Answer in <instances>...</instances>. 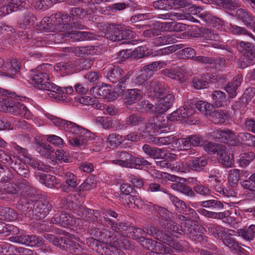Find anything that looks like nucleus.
Wrapping results in <instances>:
<instances>
[{
    "label": "nucleus",
    "mask_w": 255,
    "mask_h": 255,
    "mask_svg": "<svg viewBox=\"0 0 255 255\" xmlns=\"http://www.w3.org/2000/svg\"><path fill=\"white\" fill-rule=\"evenodd\" d=\"M178 219L181 225H177L171 221L165 224L166 229L164 232H161L158 229L153 226L146 229L147 235L152 236L157 240L167 244L174 249L181 251L183 247L178 243L176 238H178L180 235L184 234L189 235V238L193 240L199 241L202 236L199 234L201 226L198 223L191 219H187L184 216L179 215Z\"/></svg>",
    "instance_id": "nucleus-1"
},
{
    "label": "nucleus",
    "mask_w": 255,
    "mask_h": 255,
    "mask_svg": "<svg viewBox=\"0 0 255 255\" xmlns=\"http://www.w3.org/2000/svg\"><path fill=\"white\" fill-rule=\"evenodd\" d=\"M51 21L54 22V31L59 32L56 34H49L55 38V42L62 43L72 39V41H83L97 39V36L88 31H77L75 29H83L82 24L73 22L71 18L66 13H57L51 15Z\"/></svg>",
    "instance_id": "nucleus-2"
},
{
    "label": "nucleus",
    "mask_w": 255,
    "mask_h": 255,
    "mask_svg": "<svg viewBox=\"0 0 255 255\" xmlns=\"http://www.w3.org/2000/svg\"><path fill=\"white\" fill-rule=\"evenodd\" d=\"M114 231L107 229L100 230L97 229L95 230L94 236L96 239L90 238L89 242H92L93 245H95L98 248V242L100 244L101 248L106 247L109 249L114 255H124V253L122 249H127L129 246L128 241L124 236H121L120 239H117L114 236Z\"/></svg>",
    "instance_id": "nucleus-3"
},
{
    "label": "nucleus",
    "mask_w": 255,
    "mask_h": 255,
    "mask_svg": "<svg viewBox=\"0 0 255 255\" xmlns=\"http://www.w3.org/2000/svg\"><path fill=\"white\" fill-rule=\"evenodd\" d=\"M52 70V65L47 63L37 66L33 71L31 83L38 89L50 92L48 94L50 98H58L59 94L63 92V90L59 89L54 83L48 81Z\"/></svg>",
    "instance_id": "nucleus-4"
},
{
    "label": "nucleus",
    "mask_w": 255,
    "mask_h": 255,
    "mask_svg": "<svg viewBox=\"0 0 255 255\" xmlns=\"http://www.w3.org/2000/svg\"><path fill=\"white\" fill-rule=\"evenodd\" d=\"M68 124L66 130L75 136L69 138L68 142L70 145L85 149L87 146L88 142L94 139V133L88 129L70 122Z\"/></svg>",
    "instance_id": "nucleus-5"
},
{
    "label": "nucleus",
    "mask_w": 255,
    "mask_h": 255,
    "mask_svg": "<svg viewBox=\"0 0 255 255\" xmlns=\"http://www.w3.org/2000/svg\"><path fill=\"white\" fill-rule=\"evenodd\" d=\"M106 27L107 32L102 31L100 33L101 36H104L107 39L114 42H120L121 44H128L130 40L133 38L135 33L129 27L119 25H112L109 28Z\"/></svg>",
    "instance_id": "nucleus-6"
},
{
    "label": "nucleus",
    "mask_w": 255,
    "mask_h": 255,
    "mask_svg": "<svg viewBox=\"0 0 255 255\" xmlns=\"http://www.w3.org/2000/svg\"><path fill=\"white\" fill-rule=\"evenodd\" d=\"M52 205L47 201H31L21 205V210L27 217L32 219L44 218L52 210Z\"/></svg>",
    "instance_id": "nucleus-7"
},
{
    "label": "nucleus",
    "mask_w": 255,
    "mask_h": 255,
    "mask_svg": "<svg viewBox=\"0 0 255 255\" xmlns=\"http://www.w3.org/2000/svg\"><path fill=\"white\" fill-rule=\"evenodd\" d=\"M175 51V49H160L158 50L152 51V49H125L120 52L119 55L121 58L127 59L129 58H141L145 56H155Z\"/></svg>",
    "instance_id": "nucleus-8"
},
{
    "label": "nucleus",
    "mask_w": 255,
    "mask_h": 255,
    "mask_svg": "<svg viewBox=\"0 0 255 255\" xmlns=\"http://www.w3.org/2000/svg\"><path fill=\"white\" fill-rule=\"evenodd\" d=\"M0 75L15 79L18 76L21 68L20 63L15 59H9L5 62L0 57Z\"/></svg>",
    "instance_id": "nucleus-9"
},
{
    "label": "nucleus",
    "mask_w": 255,
    "mask_h": 255,
    "mask_svg": "<svg viewBox=\"0 0 255 255\" xmlns=\"http://www.w3.org/2000/svg\"><path fill=\"white\" fill-rule=\"evenodd\" d=\"M51 221L53 224H58L63 227L69 225L84 227L81 219L75 218L65 212L56 214L51 219Z\"/></svg>",
    "instance_id": "nucleus-10"
},
{
    "label": "nucleus",
    "mask_w": 255,
    "mask_h": 255,
    "mask_svg": "<svg viewBox=\"0 0 255 255\" xmlns=\"http://www.w3.org/2000/svg\"><path fill=\"white\" fill-rule=\"evenodd\" d=\"M194 113L193 107L189 105H185L170 114L168 119L170 121H182L192 116Z\"/></svg>",
    "instance_id": "nucleus-11"
},
{
    "label": "nucleus",
    "mask_w": 255,
    "mask_h": 255,
    "mask_svg": "<svg viewBox=\"0 0 255 255\" xmlns=\"http://www.w3.org/2000/svg\"><path fill=\"white\" fill-rule=\"evenodd\" d=\"M92 95L97 98L107 99L108 100H114L117 98V93L112 92L107 85H97L93 87L90 90Z\"/></svg>",
    "instance_id": "nucleus-12"
},
{
    "label": "nucleus",
    "mask_w": 255,
    "mask_h": 255,
    "mask_svg": "<svg viewBox=\"0 0 255 255\" xmlns=\"http://www.w3.org/2000/svg\"><path fill=\"white\" fill-rule=\"evenodd\" d=\"M8 113L15 116L19 115L27 120L33 118L32 113L23 104L13 100Z\"/></svg>",
    "instance_id": "nucleus-13"
},
{
    "label": "nucleus",
    "mask_w": 255,
    "mask_h": 255,
    "mask_svg": "<svg viewBox=\"0 0 255 255\" xmlns=\"http://www.w3.org/2000/svg\"><path fill=\"white\" fill-rule=\"evenodd\" d=\"M243 55L239 60L240 68H244L255 63V49H242Z\"/></svg>",
    "instance_id": "nucleus-14"
},
{
    "label": "nucleus",
    "mask_w": 255,
    "mask_h": 255,
    "mask_svg": "<svg viewBox=\"0 0 255 255\" xmlns=\"http://www.w3.org/2000/svg\"><path fill=\"white\" fill-rule=\"evenodd\" d=\"M178 56L180 58H194V59L199 62L205 63H212L213 59L205 56H195L196 51L194 49H182L178 52Z\"/></svg>",
    "instance_id": "nucleus-15"
},
{
    "label": "nucleus",
    "mask_w": 255,
    "mask_h": 255,
    "mask_svg": "<svg viewBox=\"0 0 255 255\" xmlns=\"http://www.w3.org/2000/svg\"><path fill=\"white\" fill-rule=\"evenodd\" d=\"M123 94L126 104L129 106L140 101L144 96L143 92L136 88L127 90Z\"/></svg>",
    "instance_id": "nucleus-16"
},
{
    "label": "nucleus",
    "mask_w": 255,
    "mask_h": 255,
    "mask_svg": "<svg viewBox=\"0 0 255 255\" xmlns=\"http://www.w3.org/2000/svg\"><path fill=\"white\" fill-rule=\"evenodd\" d=\"M174 100V96L170 94L161 98L155 104L156 113L162 114L167 111L172 106Z\"/></svg>",
    "instance_id": "nucleus-17"
},
{
    "label": "nucleus",
    "mask_w": 255,
    "mask_h": 255,
    "mask_svg": "<svg viewBox=\"0 0 255 255\" xmlns=\"http://www.w3.org/2000/svg\"><path fill=\"white\" fill-rule=\"evenodd\" d=\"M231 14L234 15V13ZM235 16L241 20L246 26L250 27L255 32V17L252 14L242 8H239L236 11Z\"/></svg>",
    "instance_id": "nucleus-18"
},
{
    "label": "nucleus",
    "mask_w": 255,
    "mask_h": 255,
    "mask_svg": "<svg viewBox=\"0 0 255 255\" xmlns=\"http://www.w3.org/2000/svg\"><path fill=\"white\" fill-rule=\"evenodd\" d=\"M11 146L12 148L17 150L19 153H22L27 158L26 162L29 165L34 168H37L38 170H44L42 163L35 158L29 157L27 150L26 149L20 147L15 143H12Z\"/></svg>",
    "instance_id": "nucleus-19"
},
{
    "label": "nucleus",
    "mask_w": 255,
    "mask_h": 255,
    "mask_svg": "<svg viewBox=\"0 0 255 255\" xmlns=\"http://www.w3.org/2000/svg\"><path fill=\"white\" fill-rule=\"evenodd\" d=\"M206 228L209 234L217 239H222L227 234V229L217 224H208L206 225Z\"/></svg>",
    "instance_id": "nucleus-20"
},
{
    "label": "nucleus",
    "mask_w": 255,
    "mask_h": 255,
    "mask_svg": "<svg viewBox=\"0 0 255 255\" xmlns=\"http://www.w3.org/2000/svg\"><path fill=\"white\" fill-rule=\"evenodd\" d=\"M146 89L148 96L153 98L160 97L162 93L161 84L156 81L147 82Z\"/></svg>",
    "instance_id": "nucleus-21"
},
{
    "label": "nucleus",
    "mask_w": 255,
    "mask_h": 255,
    "mask_svg": "<svg viewBox=\"0 0 255 255\" xmlns=\"http://www.w3.org/2000/svg\"><path fill=\"white\" fill-rule=\"evenodd\" d=\"M197 211L199 213L203 216L212 219L220 220L226 219L228 221V218H231L230 217L231 213L229 210L222 212H215L208 211L204 208H200Z\"/></svg>",
    "instance_id": "nucleus-22"
},
{
    "label": "nucleus",
    "mask_w": 255,
    "mask_h": 255,
    "mask_svg": "<svg viewBox=\"0 0 255 255\" xmlns=\"http://www.w3.org/2000/svg\"><path fill=\"white\" fill-rule=\"evenodd\" d=\"M118 159L112 161L113 163L118 164L121 166L129 167L131 164L133 156L126 151L119 152L117 155Z\"/></svg>",
    "instance_id": "nucleus-23"
},
{
    "label": "nucleus",
    "mask_w": 255,
    "mask_h": 255,
    "mask_svg": "<svg viewBox=\"0 0 255 255\" xmlns=\"http://www.w3.org/2000/svg\"><path fill=\"white\" fill-rule=\"evenodd\" d=\"M211 96L213 100L212 106L214 105L217 108H220L227 105L228 100L224 92L214 91L212 92Z\"/></svg>",
    "instance_id": "nucleus-24"
},
{
    "label": "nucleus",
    "mask_w": 255,
    "mask_h": 255,
    "mask_svg": "<svg viewBox=\"0 0 255 255\" xmlns=\"http://www.w3.org/2000/svg\"><path fill=\"white\" fill-rule=\"evenodd\" d=\"M222 148L223 151L218 152L217 158L219 161L224 166L230 167L234 163L233 155L227 151L225 145H224Z\"/></svg>",
    "instance_id": "nucleus-25"
},
{
    "label": "nucleus",
    "mask_w": 255,
    "mask_h": 255,
    "mask_svg": "<svg viewBox=\"0 0 255 255\" xmlns=\"http://www.w3.org/2000/svg\"><path fill=\"white\" fill-rule=\"evenodd\" d=\"M207 164V159L203 156L194 157L189 160L190 170L196 171H201Z\"/></svg>",
    "instance_id": "nucleus-26"
},
{
    "label": "nucleus",
    "mask_w": 255,
    "mask_h": 255,
    "mask_svg": "<svg viewBox=\"0 0 255 255\" xmlns=\"http://www.w3.org/2000/svg\"><path fill=\"white\" fill-rule=\"evenodd\" d=\"M94 3H90L89 5V9L87 10H85L79 7L72 8L70 11V14L73 17L77 18H83L87 17L94 12L93 6H94ZM94 8L97 9L96 6H94Z\"/></svg>",
    "instance_id": "nucleus-27"
},
{
    "label": "nucleus",
    "mask_w": 255,
    "mask_h": 255,
    "mask_svg": "<svg viewBox=\"0 0 255 255\" xmlns=\"http://www.w3.org/2000/svg\"><path fill=\"white\" fill-rule=\"evenodd\" d=\"M15 239V242L22 244L34 246V244H32L33 242L35 243V244L38 245H41L42 244V240L35 236L20 235L16 237Z\"/></svg>",
    "instance_id": "nucleus-28"
},
{
    "label": "nucleus",
    "mask_w": 255,
    "mask_h": 255,
    "mask_svg": "<svg viewBox=\"0 0 255 255\" xmlns=\"http://www.w3.org/2000/svg\"><path fill=\"white\" fill-rule=\"evenodd\" d=\"M231 235L232 234L230 233L229 235L224 236L225 238L223 239V243L232 251H235L239 253H243L244 250V249L240 246L238 242L231 236Z\"/></svg>",
    "instance_id": "nucleus-29"
},
{
    "label": "nucleus",
    "mask_w": 255,
    "mask_h": 255,
    "mask_svg": "<svg viewBox=\"0 0 255 255\" xmlns=\"http://www.w3.org/2000/svg\"><path fill=\"white\" fill-rule=\"evenodd\" d=\"M146 242L150 243L151 242V249H149L154 253L157 254H161V255H173L172 253V250L168 248H164L163 245L159 243L154 242L152 241L146 240Z\"/></svg>",
    "instance_id": "nucleus-30"
},
{
    "label": "nucleus",
    "mask_w": 255,
    "mask_h": 255,
    "mask_svg": "<svg viewBox=\"0 0 255 255\" xmlns=\"http://www.w3.org/2000/svg\"><path fill=\"white\" fill-rule=\"evenodd\" d=\"M142 149L146 154L154 159L163 158L165 154L162 149L152 147L148 144H144Z\"/></svg>",
    "instance_id": "nucleus-31"
},
{
    "label": "nucleus",
    "mask_w": 255,
    "mask_h": 255,
    "mask_svg": "<svg viewBox=\"0 0 255 255\" xmlns=\"http://www.w3.org/2000/svg\"><path fill=\"white\" fill-rule=\"evenodd\" d=\"M39 181L48 188H55L59 184V180L53 175L44 174L39 176Z\"/></svg>",
    "instance_id": "nucleus-32"
},
{
    "label": "nucleus",
    "mask_w": 255,
    "mask_h": 255,
    "mask_svg": "<svg viewBox=\"0 0 255 255\" xmlns=\"http://www.w3.org/2000/svg\"><path fill=\"white\" fill-rule=\"evenodd\" d=\"M126 202L123 201V203L127 205H133L137 208H144L146 205L143 200L139 196L129 195L128 197L125 196Z\"/></svg>",
    "instance_id": "nucleus-33"
},
{
    "label": "nucleus",
    "mask_w": 255,
    "mask_h": 255,
    "mask_svg": "<svg viewBox=\"0 0 255 255\" xmlns=\"http://www.w3.org/2000/svg\"><path fill=\"white\" fill-rule=\"evenodd\" d=\"M237 234L247 241H253L255 237V225H251L246 229L238 230Z\"/></svg>",
    "instance_id": "nucleus-34"
},
{
    "label": "nucleus",
    "mask_w": 255,
    "mask_h": 255,
    "mask_svg": "<svg viewBox=\"0 0 255 255\" xmlns=\"http://www.w3.org/2000/svg\"><path fill=\"white\" fill-rule=\"evenodd\" d=\"M10 97L2 98L0 97V111L4 112H9V109L10 108L12 104L13 97L16 98L17 100H20V96H16L14 92L9 93Z\"/></svg>",
    "instance_id": "nucleus-35"
},
{
    "label": "nucleus",
    "mask_w": 255,
    "mask_h": 255,
    "mask_svg": "<svg viewBox=\"0 0 255 255\" xmlns=\"http://www.w3.org/2000/svg\"><path fill=\"white\" fill-rule=\"evenodd\" d=\"M37 151L42 156L47 158L52 159L54 157V149L49 145L44 142L39 143L37 147Z\"/></svg>",
    "instance_id": "nucleus-36"
},
{
    "label": "nucleus",
    "mask_w": 255,
    "mask_h": 255,
    "mask_svg": "<svg viewBox=\"0 0 255 255\" xmlns=\"http://www.w3.org/2000/svg\"><path fill=\"white\" fill-rule=\"evenodd\" d=\"M51 15L49 17H45L37 25V29L40 31H54V22L51 21Z\"/></svg>",
    "instance_id": "nucleus-37"
},
{
    "label": "nucleus",
    "mask_w": 255,
    "mask_h": 255,
    "mask_svg": "<svg viewBox=\"0 0 255 255\" xmlns=\"http://www.w3.org/2000/svg\"><path fill=\"white\" fill-rule=\"evenodd\" d=\"M211 2L231 10H235L240 6L238 1L236 0H210Z\"/></svg>",
    "instance_id": "nucleus-38"
},
{
    "label": "nucleus",
    "mask_w": 255,
    "mask_h": 255,
    "mask_svg": "<svg viewBox=\"0 0 255 255\" xmlns=\"http://www.w3.org/2000/svg\"><path fill=\"white\" fill-rule=\"evenodd\" d=\"M203 36L207 38L208 40H210V41L206 42V44H202L200 45V46L207 47H213V48H217L218 47L217 43H214L213 42H211V41L213 40L217 41L219 39L218 35L216 34H214V32L212 31L211 30L209 29H206L204 32L203 33Z\"/></svg>",
    "instance_id": "nucleus-39"
},
{
    "label": "nucleus",
    "mask_w": 255,
    "mask_h": 255,
    "mask_svg": "<svg viewBox=\"0 0 255 255\" xmlns=\"http://www.w3.org/2000/svg\"><path fill=\"white\" fill-rule=\"evenodd\" d=\"M239 141L245 144L255 147V136L248 132H241L237 135Z\"/></svg>",
    "instance_id": "nucleus-40"
},
{
    "label": "nucleus",
    "mask_w": 255,
    "mask_h": 255,
    "mask_svg": "<svg viewBox=\"0 0 255 255\" xmlns=\"http://www.w3.org/2000/svg\"><path fill=\"white\" fill-rule=\"evenodd\" d=\"M205 21L211 23L213 26L220 28L224 24V21L220 18L212 15L210 13H203L201 14Z\"/></svg>",
    "instance_id": "nucleus-41"
},
{
    "label": "nucleus",
    "mask_w": 255,
    "mask_h": 255,
    "mask_svg": "<svg viewBox=\"0 0 255 255\" xmlns=\"http://www.w3.org/2000/svg\"><path fill=\"white\" fill-rule=\"evenodd\" d=\"M211 121L214 124L224 123L227 119L225 113L221 110H215L209 114Z\"/></svg>",
    "instance_id": "nucleus-42"
},
{
    "label": "nucleus",
    "mask_w": 255,
    "mask_h": 255,
    "mask_svg": "<svg viewBox=\"0 0 255 255\" xmlns=\"http://www.w3.org/2000/svg\"><path fill=\"white\" fill-rule=\"evenodd\" d=\"M124 141L123 136L117 133H110L107 138V142L110 146L117 147Z\"/></svg>",
    "instance_id": "nucleus-43"
},
{
    "label": "nucleus",
    "mask_w": 255,
    "mask_h": 255,
    "mask_svg": "<svg viewBox=\"0 0 255 255\" xmlns=\"http://www.w3.org/2000/svg\"><path fill=\"white\" fill-rule=\"evenodd\" d=\"M97 186V181L95 177H91L87 178L77 188L79 191H88L94 189Z\"/></svg>",
    "instance_id": "nucleus-44"
},
{
    "label": "nucleus",
    "mask_w": 255,
    "mask_h": 255,
    "mask_svg": "<svg viewBox=\"0 0 255 255\" xmlns=\"http://www.w3.org/2000/svg\"><path fill=\"white\" fill-rule=\"evenodd\" d=\"M63 174L65 183L72 189L76 188L79 184L77 177L70 171L64 172Z\"/></svg>",
    "instance_id": "nucleus-45"
},
{
    "label": "nucleus",
    "mask_w": 255,
    "mask_h": 255,
    "mask_svg": "<svg viewBox=\"0 0 255 255\" xmlns=\"http://www.w3.org/2000/svg\"><path fill=\"white\" fill-rule=\"evenodd\" d=\"M164 65L163 62L157 61L153 62L150 64L144 66L143 67L142 71L144 72L145 73L148 74L149 77H150L152 75L153 72L160 69L163 67Z\"/></svg>",
    "instance_id": "nucleus-46"
},
{
    "label": "nucleus",
    "mask_w": 255,
    "mask_h": 255,
    "mask_svg": "<svg viewBox=\"0 0 255 255\" xmlns=\"http://www.w3.org/2000/svg\"><path fill=\"white\" fill-rule=\"evenodd\" d=\"M123 72V70L121 68H117L113 69L111 68L107 72L106 76L111 82L116 83L119 81Z\"/></svg>",
    "instance_id": "nucleus-47"
},
{
    "label": "nucleus",
    "mask_w": 255,
    "mask_h": 255,
    "mask_svg": "<svg viewBox=\"0 0 255 255\" xmlns=\"http://www.w3.org/2000/svg\"><path fill=\"white\" fill-rule=\"evenodd\" d=\"M78 210V211H76V213L79 216H82L85 213L87 221L90 222H94L95 221L96 214L97 213V211H95L91 209H85L82 206L79 207Z\"/></svg>",
    "instance_id": "nucleus-48"
},
{
    "label": "nucleus",
    "mask_w": 255,
    "mask_h": 255,
    "mask_svg": "<svg viewBox=\"0 0 255 255\" xmlns=\"http://www.w3.org/2000/svg\"><path fill=\"white\" fill-rule=\"evenodd\" d=\"M175 0H158L153 2L155 8L169 9L174 8Z\"/></svg>",
    "instance_id": "nucleus-49"
},
{
    "label": "nucleus",
    "mask_w": 255,
    "mask_h": 255,
    "mask_svg": "<svg viewBox=\"0 0 255 255\" xmlns=\"http://www.w3.org/2000/svg\"><path fill=\"white\" fill-rule=\"evenodd\" d=\"M72 52L77 56L87 57L98 55L97 49H72Z\"/></svg>",
    "instance_id": "nucleus-50"
},
{
    "label": "nucleus",
    "mask_w": 255,
    "mask_h": 255,
    "mask_svg": "<svg viewBox=\"0 0 255 255\" xmlns=\"http://www.w3.org/2000/svg\"><path fill=\"white\" fill-rule=\"evenodd\" d=\"M26 166L24 163H20L19 160L15 159L12 168L18 174L27 177L29 175V170L25 168Z\"/></svg>",
    "instance_id": "nucleus-51"
},
{
    "label": "nucleus",
    "mask_w": 255,
    "mask_h": 255,
    "mask_svg": "<svg viewBox=\"0 0 255 255\" xmlns=\"http://www.w3.org/2000/svg\"><path fill=\"white\" fill-rule=\"evenodd\" d=\"M172 170L183 173L188 172L190 170L189 160L186 162L179 161L175 162L172 165Z\"/></svg>",
    "instance_id": "nucleus-52"
},
{
    "label": "nucleus",
    "mask_w": 255,
    "mask_h": 255,
    "mask_svg": "<svg viewBox=\"0 0 255 255\" xmlns=\"http://www.w3.org/2000/svg\"><path fill=\"white\" fill-rule=\"evenodd\" d=\"M255 157V154L253 152L242 153L240 155L238 162L241 166L246 167L254 159Z\"/></svg>",
    "instance_id": "nucleus-53"
},
{
    "label": "nucleus",
    "mask_w": 255,
    "mask_h": 255,
    "mask_svg": "<svg viewBox=\"0 0 255 255\" xmlns=\"http://www.w3.org/2000/svg\"><path fill=\"white\" fill-rule=\"evenodd\" d=\"M0 213L1 218L5 220L14 221L17 218V214L14 210L9 208L6 207L2 209Z\"/></svg>",
    "instance_id": "nucleus-54"
},
{
    "label": "nucleus",
    "mask_w": 255,
    "mask_h": 255,
    "mask_svg": "<svg viewBox=\"0 0 255 255\" xmlns=\"http://www.w3.org/2000/svg\"><path fill=\"white\" fill-rule=\"evenodd\" d=\"M47 117L55 126L66 130L68 125V123H69L70 122L66 121L51 115H47Z\"/></svg>",
    "instance_id": "nucleus-55"
},
{
    "label": "nucleus",
    "mask_w": 255,
    "mask_h": 255,
    "mask_svg": "<svg viewBox=\"0 0 255 255\" xmlns=\"http://www.w3.org/2000/svg\"><path fill=\"white\" fill-rule=\"evenodd\" d=\"M176 41L177 40L175 37L170 35H166L156 38L154 43L156 46H159L175 43L176 42Z\"/></svg>",
    "instance_id": "nucleus-56"
},
{
    "label": "nucleus",
    "mask_w": 255,
    "mask_h": 255,
    "mask_svg": "<svg viewBox=\"0 0 255 255\" xmlns=\"http://www.w3.org/2000/svg\"><path fill=\"white\" fill-rule=\"evenodd\" d=\"M104 220L106 223L109 224L112 229V231L121 232L126 230L127 227L124 223H116L114 221L109 219L108 217H104Z\"/></svg>",
    "instance_id": "nucleus-57"
},
{
    "label": "nucleus",
    "mask_w": 255,
    "mask_h": 255,
    "mask_svg": "<svg viewBox=\"0 0 255 255\" xmlns=\"http://www.w3.org/2000/svg\"><path fill=\"white\" fill-rule=\"evenodd\" d=\"M224 145L221 144H215L212 142H208L207 144H205L203 148L205 151L209 153H217L218 154V152H221L220 151H223L222 149H223V146Z\"/></svg>",
    "instance_id": "nucleus-58"
},
{
    "label": "nucleus",
    "mask_w": 255,
    "mask_h": 255,
    "mask_svg": "<svg viewBox=\"0 0 255 255\" xmlns=\"http://www.w3.org/2000/svg\"><path fill=\"white\" fill-rule=\"evenodd\" d=\"M73 67L70 63L60 62L56 64L54 66V69L59 72L61 74L70 73Z\"/></svg>",
    "instance_id": "nucleus-59"
},
{
    "label": "nucleus",
    "mask_w": 255,
    "mask_h": 255,
    "mask_svg": "<svg viewBox=\"0 0 255 255\" xmlns=\"http://www.w3.org/2000/svg\"><path fill=\"white\" fill-rule=\"evenodd\" d=\"M201 206L205 208L218 209L224 208V205L221 201L214 199L202 201L201 202Z\"/></svg>",
    "instance_id": "nucleus-60"
},
{
    "label": "nucleus",
    "mask_w": 255,
    "mask_h": 255,
    "mask_svg": "<svg viewBox=\"0 0 255 255\" xmlns=\"http://www.w3.org/2000/svg\"><path fill=\"white\" fill-rule=\"evenodd\" d=\"M196 108L205 115H208L212 108V105L203 101H200L196 104Z\"/></svg>",
    "instance_id": "nucleus-61"
},
{
    "label": "nucleus",
    "mask_w": 255,
    "mask_h": 255,
    "mask_svg": "<svg viewBox=\"0 0 255 255\" xmlns=\"http://www.w3.org/2000/svg\"><path fill=\"white\" fill-rule=\"evenodd\" d=\"M245 172V171L244 170H240L237 169H232L230 171L228 175V180L233 183H236Z\"/></svg>",
    "instance_id": "nucleus-62"
},
{
    "label": "nucleus",
    "mask_w": 255,
    "mask_h": 255,
    "mask_svg": "<svg viewBox=\"0 0 255 255\" xmlns=\"http://www.w3.org/2000/svg\"><path fill=\"white\" fill-rule=\"evenodd\" d=\"M162 73L168 77L172 79L178 80L181 83L185 80L184 77L182 76L179 72H175L174 71L170 69H165L162 71Z\"/></svg>",
    "instance_id": "nucleus-63"
},
{
    "label": "nucleus",
    "mask_w": 255,
    "mask_h": 255,
    "mask_svg": "<svg viewBox=\"0 0 255 255\" xmlns=\"http://www.w3.org/2000/svg\"><path fill=\"white\" fill-rule=\"evenodd\" d=\"M55 155L58 160L68 163L71 161L70 153L63 150L58 149L55 151Z\"/></svg>",
    "instance_id": "nucleus-64"
}]
</instances>
